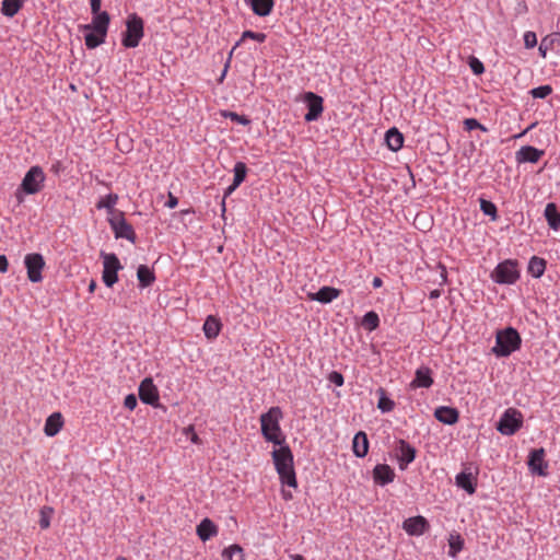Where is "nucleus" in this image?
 I'll return each instance as SVG.
<instances>
[{
    "mask_svg": "<svg viewBox=\"0 0 560 560\" xmlns=\"http://www.w3.org/2000/svg\"><path fill=\"white\" fill-rule=\"evenodd\" d=\"M279 446L278 450H273L271 453L279 479L282 485L296 488L298 480L294 470L293 453L285 442Z\"/></svg>",
    "mask_w": 560,
    "mask_h": 560,
    "instance_id": "f257e3e1",
    "label": "nucleus"
},
{
    "mask_svg": "<svg viewBox=\"0 0 560 560\" xmlns=\"http://www.w3.org/2000/svg\"><path fill=\"white\" fill-rule=\"evenodd\" d=\"M282 417L283 413L280 407H271L260 416L261 434L267 442L275 445H281L285 442L279 423Z\"/></svg>",
    "mask_w": 560,
    "mask_h": 560,
    "instance_id": "f03ea898",
    "label": "nucleus"
},
{
    "mask_svg": "<svg viewBox=\"0 0 560 560\" xmlns=\"http://www.w3.org/2000/svg\"><path fill=\"white\" fill-rule=\"evenodd\" d=\"M522 345V338L518 331L513 327H506L498 330L495 334V346L492 352L498 358H505L518 350Z\"/></svg>",
    "mask_w": 560,
    "mask_h": 560,
    "instance_id": "7ed1b4c3",
    "label": "nucleus"
},
{
    "mask_svg": "<svg viewBox=\"0 0 560 560\" xmlns=\"http://www.w3.org/2000/svg\"><path fill=\"white\" fill-rule=\"evenodd\" d=\"M46 175L38 165L32 166L24 175L21 185L15 191V198L19 203L24 201V195H35L39 192L44 186Z\"/></svg>",
    "mask_w": 560,
    "mask_h": 560,
    "instance_id": "20e7f679",
    "label": "nucleus"
},
{
    "mask_svg": "<svg viewBox=\"0 0 560 560\" xmlns=\"http://www.w3.org/2000/svg\"><path fill=\"white\" fill-rule=\"evenodd\" d=\"M521 277L518 262L505 259L497 265L491 272V279L499 284H514Z\"/></svg>",
    "mask_w": 560,
    "mask_h": 560,
    "instance_id": "39448f33",
    "label": "nucleus"
},
{
    "mask_svg": "<svg viewBox=\"0 0 560 560\" xmlns=\"http://www.w3.org/2000/svg\"><path fill=\"white\" fill-rule=\"evenodd\" d=\"M143 20L136 13L130 14L126 21V31L122 33L121 44L126 48H135L144 35Z\"/></svg>",
    "mask_w": 560,
    "mask_h": 560,
    "instance_id": "423d86ee",
    "label": "nucleus"
},
{
    "mask_svg": "<svg viewBox=\"0 0 560 560\" xmlns=\"http://www.w3.org/2000/svg\"><path fill=\"white\" fill-rule=\"evenodd\" d=\"M100 256L103 259V282L106 287L112 288L118 281V271L124 267L114 253L101 252Z\"/></svg>",
    "mask_w": 560,
    "mask_h": 560,
    "instance_id": "0eeeda50",
    "label": "nucleus"
},
{
    "mask_svg": "<svg viewBox=\"0 0 560 560\" xmlns=\"http://www.w3.org/2000/svg\"><path fill=\"white\" fill-rule=\"evenodd\" d=\"M523 424V416L521 411L509 408L501 416L497 423V430L503 435H513Z\"/></svg>",
    "mask_w": 560,
    "mask_h": 560,
    "instance_id": "6e6552de",
    "label": "nucleus"
},
{
    "mask_svg": "<svg viewBox=\"0 0 560 560\" xmlns=\"http://www.w3.org/2000/svg\"><path fill=\"white\" fill-rule=\"evenodd\" d=\"M109 225L116 238H125L132 244L137 241V235L130 223L124 217V212L119 211L117 215L109 219Z\"/></svg>",
    "mask_w": 560,
    "mask_h": 560,
    "instance_id": "1a4fd4ad",
    "label": "nucleus"
},
{
    "mask_svg": "<svg viewBox=\"0 0 560 560\" xmlns=\"http://www.w3.org/2000/svg\"><path fill=\"white\" fill-rule=\"evenodd\" d=\"M24 264L28 280L34 283L40 282L43 280L42 270L45 267L44 257L38 253L27 254Z\"/></svg>",
    "mask_w": 560,
    "mask_h": 560,
    "instance_id": "9d476101",
    "label": "nucleus"
},
{
    "mask_svg": "<svg viewBox=\"0 0 560 560\" xmlns=\"http://www.w3.org/2000/svg\"><path fill=\"white\" fill-rule=\"evenodd\" d=\"M303 100L307 106V113L304 116V120L306 122L317 120L324 112L323 97L314 92H306L304 93Z\"/></svg>",
    "mask_w": 560,
    "mask_h": 560,
    "instance_id": "9b49d317",
    "label": "nucleus"
},
{
    "mask_svg": "<svg viewBox=\"0 0 560 560\" xmlns=\"http://www.w3.org/2000/svg\"><path fill=\"white\" fill-rule=\"evenodd\" d=\"M394 451L399 463V468L402 470L415 460L417 454L416 448L402 439L396 441Z\"/></svg>",
    "mask_w": 560,
    "mask_h": 560,
    "instance_id": "f8f14e48",
    "label": "nucleus"
},
{
    "mask_svg": "<svg viewBox=\"0 0 560 560\" xmlns=\"http://www.w3.org/2000/svg\"><path fill=\"white\" fill-rule=\"evenodd\" d=\"M527 464L532 474L541 477L548 475V463L545 460V450L542 447L530 451Z\"/></svg>",
    "mask_w": 560,
    "mask_h": 560,
    "instance_id": "ddd939ff",
    "label": "nucleus"
},
{
    "mask_svg": "<svg viewBox=\"0 0 560 560\" xmlns=\"http://www.w3.org/2000/svg\"><path fill=\"white\" fill-rule=\"evenodd\" d=\"M139 398L143 404L159 406V390L151 377H145L139 385Z\"/></svg>",
    "mask_w": 560,
    "mask_h": 560,
    "instance_id": "4468645a",
    "label": "nucleus"
},
{
    "mask_svg": "<svg viewBox=\"0 0 560 560\" xmlns=\"http://www.w3.org/2000/svg\"><path fill=\"white\" fill-rule=\"evenodd\" d=\"M92 22L90 24L82 25L83 31H96L97 33L107 34L108 26L110 23V16L108 12L101 11L96 14H92Z\"/></svg>",
    "mask_w": 560,
    "mask_h": 560,
    "instance_id": "2eb2a0df",
    "label": "nucleus"
},
{
    "mask_svg": "<svg viewBox=\"0 0 560 560\" xmlns=\"http://www.w3.org/2000/svg\"><path fill=\"white\" fill-rule=\"evenodd\" d=\"M545 154L544 150L532 145H524L515 152V160L518 164L537 163Z\"/></svg>",
    "mask_w": 560,
    "mask_h": 560,
    "instance_id": "dca6fc26",
    "label": "nucleus"
},
{
    "mask_svg": "<svg viewBox=\"0 0 560 560\" xmlns=\"http://www.w3.org/2000/svg\"><path fill=\"white\" fill-rule=\"evenodd\" d=\"M432 370L429 366L422 365L415 372V377L409 384L410 388H429L433 385Z\"/></svg>",
    "mask_w": 560,
    "mask_h": 560,
    "instance_id": "f3484780",
    "label": "nucleus"
},
{
    "mask_svg": "<svg viewBox=\"0 0 560 560\" xmlns=\"http://www.w3.org/2000/svg\"><path fill=\"white\" fill-rule=\"evenodd\" d=\"M402 528L412 536L422 535L429 528V522L421 515L409 517L404 522Z\"/></svg>",
    "mask_w": 560,
    "mask_h": 560,
    "instance_id": "a211bd4d",
    "label": "nucleus"
},
{
    "mask_svg": "<svg viewBox=\"0 0 560 560\" xmlns=\"http://www.w3.org/2000/svg\"><path fill=\"white\" fill-rule=\"evenodd\" d=\"M434 417L444 424L453 425L458 421L459 412L454 407L440 406L434 410Z\"/></svg>",
    "mask_w": 560,
    "mask_h": 560,
    "instance_id": "6ab92c4d",
    "label": "nucleus"
},
{
    "mask_svg": "<svg viewBox=\"0 0 560 560\" xmlns=\"http://www.w3.org/2000/svg\"><path fill=\"white\" fill-rule=\"evenodd\" d=\"M455 483L468 494H474L477 488V477H475L470 471L463 470L457 474Z\"/></svg>",
    "mask_w": 560,
    "mask_h": 560,
    "instance_id": "aec40b11",
    "label": "nucleus"
},
{
    "mask_svg": "<svg viewBox=\"0 0 560 560\" xmlns=\"http://www.w3.org/2000/svg\"><path fill=\"white\" fill-rule=\"evenodd\" d=\"M374 481L381 486L390 483L395 478V472L387 464H377L373 469Z\"/></svg>",
    "mask_w": 560,
    "mask_h": 560,
    "instance_id": "412c9836",
    "label": "nucleus"
},
{
    "mask_svg": "<svg viewBox=\"0 0 560 560\" xmlns=\"http://www.w3.org/2000/svg\"><path fill=\"white\" fill-rule=\"evenodd\" d=\"M369 445L370 444L365 432L359 431L358 433L354 434L352 440V451L357 457H365L369 452Z\"/></svg>",
    "mask_w": 560,
    "mask_h": 560,
    "instance_id": "4be33fe9",
    "label": "nucleus"
},
{
    "mask_svg": "<svg viewBox=\"0 0 560 560\" xmlns=\"http://www.w3.org/2000/svg\"><path fill=\"white\" fill-rule=\"evenodd\" d=\"M245 2L258 16H268L275 7V0H245Z\"/></svg>",
    "mask_w": 560,
    "mask_h": 560,
    "instance_id": "5701e85b",
    "label": "nucleus"
},
{
    "mask_svg": "<svg viewBox=\"0 0 560 560\" xmlns=\"http://www.w3.org/2000/svg\"><path fill=\"white\" fill-rule=\"evenodd\" d=\"M217 534L218 527L210 518H203L197 526V535L202 541L209 540Z\"/></svg>",
    "mask_w": 560,
    "mask_h": 560,
    "instance_id": "b1692460",
    "label": "nucleus"
},
{
    "mask_svg": "<svg viewBox=\"0 0 560 560\" xmlns=\"http://www.w3.org/2000/svg\"><path fill=\"white\" fill-rule=\"evenodd\" d=\"M63 420L60 412L51 413L45 423L44 432L47 436H55L62 428Z\"/></svg>",
    "mask_w": 560,
    "mask_h": 560,
    "instance_id": "393cba45",
    "label": "nucleus"
},
{
    "mask_svg": "<svg viewBox=\"0 0 560 560\" xmlns=\"http://www.w3.org/2000/svg\"><path fill=\"white\" fill-rule=\"evenodd\" d=\"M385 141L389 150L397 152L404 145V136L397 128L393 127L386 131Z\"/></svg>",
    "mask_w": 560,
    "mask_h": 560,
    "instance_id": "a878e982",
    "label": "nucleus"
},
{
    "mask_svg": "<svg viewBox=\"0 0 560 560\" xmlns=\"http://www.w3.org/2000/svg\"><path fill=\"white\" fill-rule=\"evenodd\" d=\"M544 215L550 229L557 231L560 228V211L556 203H547Z\"/></svg>",
    "mask_w": 560,
    "mask_h": 560,
    "instance_id": "bb28decb",
    "label": "nucleus"
},
{
    "mask_svg": "<svg viewBox=\"0 0 560 560\" xmlns=\"http://www.w3.org/2000/svg\"><path fill=\"white\" fill-rule=\"evenodd\" d=\"M137 278L140 288H148L155 281V275L147 265H140L137 269Z\"/></svg>",
    "mask_w": 560,
    "mask_h": 560,
    "instance_id": "cd10ccee",
    "label": "nucleus"
},
{
    "mask_svg": "<svg viewBox=\"0 0 560 560\" xmlns=\"http://www.w3.org/2000/svg\"><path fill=\"white\" fill-rule=\"evenodd\" d=\"M340 291L332 287L320 288L313 296L312 300L320 303H330L339 296Z\"/></svg>",
    "mask_w": 560,
    "mask_h": 560,
    "instance_id": "c85d7f7f",
    "label": "nucleus"
},
{
    "mask_svg": "<svg viewBox=\"0 0 560 560\" xmlns=\"http://www.w3.org/2000/svg\"><path fill=\"white\" fill-rule=\"evenodd\" d=\"M221 322L219 318L212 316V315H209L206 320H205V324H203V331H205V336L208 338V339H214L218 337L220 330H221Z\"/></svg>",
    "mask_w": 560,
    "mask_h": 560,
    "instance_id": "c756f323",
    "label": "nucleus"
},
{
    "mask_svg": "<svg viewBox=\"0 0 560 560\" xmlns=\"http://www.w3.org/2000/svg\"><path fill=\"white\" fill-rule=\"evenodd\" d=\"M84 42L89 49H94L105 43L107 34L97 33L96 31H84Z\"/></svg>",
    "mask_w": 560,
    "mask_h": 560,
    "instance_id": "7c9ffc66",
    "label": "nucleus"
},
{
    "mask_svg": "<svg viewBox=\"0 0 560 560\" xmlns=\"http://www.w3.org/2000/svg\"><path fill=\"white\" fill-rule=\"evenodd\" d=\"M546 270V260L544 258L533 256L528 262V272L534 278H540Z\"/></svg>",
    "mask_w": 560,
    "mask_h": 560,
    "instance_id": "2f4dec72",
    "label": "nucleus"
},
{
    "mask_svg": "<svg viewBox=\"0 0 560 560\" xmlns=\"http://www.w3.org/2000/svg\"><path fill=\"white\" fill-rule=\"evenodd\" d=\"M24 0H3L1 13L4 16L13 18L22 8Z\"/></svg>",
    "mask_w": 560,
    "mask_h": 560,
    "instance_id": "473e14b6",
    "label": "nucleus"
},
{
    "mask_svg": "<svg viewBox=\"0 0 560 560\" xmlns=\"http://www.w3.org/2000/svg\"><path fill=\"white\" fill-rule=\"evenodd\" d=\"M376 393L378 395L377 408L382 412H390L395 408L394 400L387 397L386 390L383 387H380Z\"/></svg>",
    "mask_w": 560,
    "mask_h": 560,
    "instance_id": "72a5a7b5",
    "label": "nucleus"
},
{
    "mask_svg": "<svg viewBox=\"0 0 560 560\" xmlns=\"http://www.w3.org/2000/svg\"><path fill=\"white\" fill-rule=\"evenodd\" d=\"M448 556L456 558L464 548V539L459 534H451L448 538Z\"/></svg>",
    "mask_w": 560,
    "mask_h": 560,
    "instance_id": "f704fd0d",
    "label": "nucleus"
},
{
    "mask_svg": "<svg viewBox=\"0 0 560 560\" xmlns=\"http://www.w3.org/2000/svg\"><path fill=\"white\" fill-rule=\"evenodd\" d=\"M118 201V196L116 194H108L105 197L101 198V200L96 203L97 209H106L108 213H113L115 211V205Z\"/></svg>",
    "mask_w": 560,
    "mask_h": 560,
    "instance_id": "c9c22d12",
    "label": "nucleus"
},
{
    "mask_svg": "<svg viewBox=\"0 0 560 560\" xmlns=\"http://www.w3.org/2000/svg\"><path fill=\"white\" fill-rule=\"evenodd\" d=\"M221 556L225 560H233L234 556H237V560H245L244 551L238 545H232L228 548H224Z\"/></svg>",
    "mask_w": 560,
    "mask_h": 560,
    "instance_id": "e433bc0d",
    "label": "nucleus"
},
{
    "mask_svg": "<svg viewBox=\"0 0 560 560\" xmlns=\"http://www.w3.org/2000/svg\"><path fill=\"white\" fill-rule=\"evenodd\" d=\"M362 325L365 329L370 331L376 329L380 325L378 315L373 311L365 313L362 318Z\"/></svg>",
    "mask_w": 560,
    "mask_h": 560,
    "instance_id": "4c0bfd02",
    "label": "nucleus"
},
{
    "mask_svg": "<svg viewBox=\"0 0 560 560\" xmlns=\"http://www.w3.org/2000/svg\"><path fill=\"white\" fill-rule=\"evenodd\" d=\"M234 179L233 183L235 186H240L246 178L247 175V166L244 162H236L234 165Z\"/></svg>",
    "mask_w": 560,
    "mask_h": 560,
    "instance_id": "58836bf2",
    "label": "nucleus"
},
{
    "mask_svg": "<svg viewBox=\"0 0 560 560\" xmlns=\"http://www.w3.org/2000/svg\"><path fill=\"white\" fill-rule=\"evenodd\" d=\"M54 514L51 506L45 505L39 510V526L42 529H47L50 526V520Z\"/></svg>",
    "mask_w": 560,
    "mask_h": 560,
    "instance_id": "ea45409f",
    "label": "nucleus"
},
{
    "mask_svg": "<svg viewBox=\"0 0 560 560\" xmlns=\"http://www.w3.org/2000/svg\"><path fill=\"white\" fill-rule=\"evenodd\" d=\"M480 210L483 212V214L490 217L492 220H497L498 209L492 201L480 199Z\"/></svg>",
    "mask_w": 560,
    "mask_h": 560,
    "instance_id": "a19ab883",
    "label": "nucleus"
},
{
    "mask_svg": "<svg viewBox=\"0 0 560 560\" xmlns=\"http://www.w3.org/2000/svg\"><path fill=\"white\" fill-rule=\"evenodd\" d=\"M247 38H250V39H254V40H257L259 43H264L267 38V35L265 33H257V32H253V31H244L243 34H242V37L241 39L235 44L234 48L232 50H234L237 46L241 45V43ZM233 51H231L232 54Z\"/></svg>",
    "mask_w": 560,
    "mask_h": 560,
    "instance_id": "79ce46f5",
    "label": "nucleus"
},
{
    "mask_svg": "<svg viewBox=\"0 0 560 560\" xmlns=\"http://www.w3.org/2000/svg\"><path fill=\"white\" fill-rule=\"evenodd\" d=\"M552 93V88L551 85L549 84H546V85H540V86H537V88H534L529 91V94L534 97V98H546L547 96H549L550 94Z\"/></svg>",
    "mask_w": 560,
    "mask_h": 560,
    "instance_id": "37998d69",
    "label": "nucleus"
},
{
    "mask_svg": "<svg viewBox=\"0 0 560 560\" xmlns=\"http://www.w3.org/2000/svg\"><path fill=\"white\" fill-rule=\"evenodd\" d=\"M468 66L471 72L476 75H480L485 72L483 63L475 56L468 57Z\"/></svg>",
    "mask_w": 560,
    "mask_h": 560,
    "instance_id": "c03bdc74",
    "label": "nucleus"
},
{
    "mask_svg": "<svg viewBox=\"0 0 560 560\" xmlns=\"http://www.w3.org/2000/svg\"><path fill=\"white\" fill-rule=\"evenodd\" d=\"M223 116L243 126H248L250 124V119L247 116L238 115L235 112H226L223 114Z\"/></svg>",
    "mask_w": 560,
    "mask_h": 560,
    "instance_id": "a18cd8bd",
    "label": "nucleus"
},
{
    "mask_svg": "<svg viewBox=\"0 0 560 560\" xmlns=\"http://www.w3.org/2000/svg\"><path fill=\"white\" fill-rule=\"evenodd\" d=\"M464 127L467 131H471L475 129H480L482 131H487V128L482 126L477 119L475 118H466L464 120Z\"/></svg>",
    "mask_w": 560,
    "mask_h": 560,
    "instance_id": "49530a36",
    "label": "nucleus"
},
{
    "mask_svg": "<svg viewBox=\"0 0 560 560\" xmlns=\"http://www.w3.org/2000/svg\"><path fill=\"white\" fill-rule=\"evenodd\" d=\"M524 45L526 48H534L537 45V36L534 32H526L524 34Z\"/></svg>",
    "mask_w": 560,
    "mask_h": 560,
    "instance_id": "de8ad7c7",
    "label": "nucleus"
},
{
    "mask_svg": "<svg viewBox=\"0 0 560 560\" xmlns=\"http://www.w3.org/2000/svg\"><path fill=\"white\" fill-rule=\"evenodd\" d=\"M328 381L336 386H342L345 383L343 375L337 371H332L328 374Z\"/></svg>",
    "mask_w": 560,
    "mask_h": 560,
    "instance_id": "09e8293b",
    "label": "nucleus"
},
{
    "mask_svg": "<svg viewBox=\"0 0 560 560\" xmlns=\"http://www.w3.org/2000/svg\"><path fill=\"white\" fill-rule=\"evenodd\" d=\"M137 397L133 394L127 395L124 400V406L129 410H133L137 407Z\"/></svg>",
    "mask_w": 560,
    "mask_h": 560,
    "instance_id": "8fccbe9b",
    "label": "nucleus"
},
{
    "mask_svg": "<svg viewBox=\"0 0 560 560\" xmlns=\"http://www.w3.org/2000/svg\"><path fill=\"white\" fill-rule=\"evenodd\" d=\"M185 434H186L187 436H189V439H190V441H191L192 443H195V444H200V443H201V441H200V439H199L198 434H197V433L195 432V430H194V427H191V425H190V427H188V428L185 430Z\"/></svg>",
    "mask_w": 560,
    "mask_h": 560,
    "instance_id": "3c124183",
    "label": "nucleus"
},
{
    "mask_svg": "<svg viewBox=\"0 0 560 560\" xmlns=\"http://www.w3.org/2000/svg\"><path fill=\"white\" fill-rule=\"evenodd\" d=\"M238 186H235L234 183H232L224 191V196L221 202L222 212H225V198L229 197Z\"/></svg>",
    "mask_w": 560,
    "mask_h": 560,
    "instance_id": "603ef678",
    "label": "nucleus"
},
{
    "mask_svg": "<svg viewBox=\"0 0 560 560\" xmlns=\"http://www.w3.org/2000/svg\"><path fill=\"white\" fill-rule=\"evenodd\" d=\"M91 13L96 14L101 12L102 0H90Z\"/></svg>",
    "mask_w": 560,
    "mask_h": 560,
    "instance_id": "864d4df0",
    "label": "nucleus"
},
{
    "mask_svg": "<svg viewBox=\"0 0 560 560\" xmlns=\"http://www.w3.org/2000/svg\"><path fill=\"white\" fill-rule=\"evenodd\" d=\"M9 262L5 255H0V272L4 273L8 271Z\"/></svg>",
    "mask_w": 560,
    "mask_h": 560,
    "instance_id": "5fc2aeb1",
    "label": "nucleus"
},
{
    "mask_svg": "<svg viewBox=\"0 0 560 560\" xmlns=\"http://www.w3.org/2000/svg\"><path fill=\"white\" fill-rule=\"evenodd\" d=\"M177 205H178V199L174 195L168 194V199H167L165 206L168 207L170 209H173Z\"/></svg>",
    "mask_w": 560,
    "mask_h": 560,
    "instance_id": "6e6d98bb",
    "label": "nucleus"
},
{
    "mask_svg": "<svg viewBox=\"0 0 560 560\" xmlns=\"http://www.w3.org/2000/svg\"><path fill=\"white\" fill-rule=\"evenodd\" d=\"M383 284V281L380 277H375L372 281V285L374 289L381 288Z\"/></svg>",
    "mask_w": 560,
    "mask_h": 560,
    "instance_id": "4d7b16f0",
    "label": "nucleus"
},
{
    "mask_svg": "<svg viewBox=\"0 0 560 560\" xmlns=\"http://www.w3.org/2000/svg\"><path fill=\"white\" fill-rule=\"evenodd\" d=\"M96 287H97L96 281L95 280H91L90 284H89V292L93 293L95 291Z\"/></svg>",
    "mask_w": 560,
    "mask_h": 560,
    "instance_id": "13d9d810",
    "label": "nucleus"
},
{
    "mask_svg": "<svg viewBox=\"0 0 560 560\" xmlns=\"http://www.w3.org/2000/svg\"><path fill=\"white\" fill-rule=\"evenodd\" d=\"M440 295H441L440 290H433V291H431V292H430L429 298H430L431 300H433V299H438Z\"/></svg>",
    "mask_w": 560,
    "mask_h": 560,
    "instance_id": "bf43d9fd",
    "label": "nucleus"
},
{
    "mask_svg": "<svg viewBox=\"0 0 560 560\" xmlns=\"http://www.w3.org/2000/svg\"><path fill=\"white\" fill-rule=\"evenodd\" d=\"M282 497L284 500H291L292 493L290 491L282 490Z\"/></svg>",
    "mask_w": 560,
    "mask_h": 560,
    "instance_id": "052dcab7",
    "label": "nucleus"
},
{
    "mask_svg": "<svg viewBox=\"0 0 560 560\" xmlns=\"http://www.w3.org/2000/svg\"><path fill=\"white\" fill-rule=\"evenodd\" d=\"M228 68H229V62H226V65H225V67H224L223 71H222V73H221V77H220V80H219L220 82H222V81H223V79H224V77H225V74H226V72H228Z\"/></svg>",
    "mask_w": 560,
    "mask_h": 560,
    "instance_id": "680f3d73",
    "label": "nucleus"
},
{
    "mask_svg": "<svg viewBox=\"0 0 560 560\" xmlns=\"http://www.w3.org/2000/svg\"><path fill=\"white\" fill-rule=\"evenodd\" d=\"M539 51H540V54H541V56H542V57H545V56H546V48H544V42H542V43L540 44V46H539Z\"/></svg>",
    "mask_w": 560,
    "mask_h": 560,
    "instance_id": "e2e57ef3",
    "label": "nucleus"
},
{
    "mask_svg": "<svg viewBox=\"0 0 560 560\" xmlns=\"http://www.w3.org/2000/svg\"><path fill=\"white\" fill-rule=\"evenodd\" d=\"M535 126V124H532L526 130H524L522 133L516 135L515 138L522 137L524 133H526L529 129H532Z\"/></svg>",
    "mask_w": 560,
    "mask_h": 560,
    "instance_id": "0e129e2a",
    "label": "nucleus"
},
{
    "mask_svg": "<svg viewBox=\"0 0 560 560\" xmlns=\"http://www.w3.org/2000/svg\"><path fill=\"white\" fill-rule=\"evenodd\" d=\"M441 277H442V279H443V282H445V281H446V270H445V268H444V267H442Z\"/></svg>",
    "mask_w": 560,
    "mask_h": 560,
    "instance_id": "69168bd1",
    "label": "nucleus"
},
{
    "mask_svg": "<svg viewBox=\"0 0 560 560\" xmlns=\"http://www.w3.org/2000/svg\"><path fill=\"white\" fill-rule=\"evenodd\" d=\"M294 560H305L301 555H296L293 558Z\"/></svg>",
    "mask_w": 560,
    "mask_h": 560,
    "instance_id": "338daca9",
    "label": "nucleus"
}]
</instances>
